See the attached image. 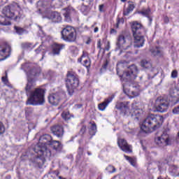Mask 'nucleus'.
<instances>
[{
    "instance_id": "ddd939ff",
    "label": "nucleus",
    "mask_w": 179,
    "mask_h": 179,
    "mask_svg": "<svg viewBox=\"0 0 179 179\" xmlns=\"http://www.w3.org/2000/svg\"><path fill=\"white\" fill-rule=\"evenodd\" d=\"M52 137L50 134H45L40 137L39 143L36 144V146H40V148H45L46 150L47 145H50L52 143Z\"/></svg>"
},
{
    "instance_id": "680f3d73",
    "label": "nucleus",
    "mask_w": 179,
    "mask_h": 179,
    "mask_svg": "<svg viewBox=\"0 0 179 179\" xmlns=\"http://www.w3.org/2000/svg\"><path fill=\"white\" fill-rule=\"evenodd\" d=\"M118 26H120V20H117V22L116 24V27L118 28Z\"/></svg>"
},
{
    "instance_id": "6ab92c4d",
    "label": "nucleus",
    "mask_w": 179,
    "mask_h": 179,
    "mask_svg": "<svg viewBox=\"0 0 179 179\" xmlns=\"http://www.w3.org/2000/svg\"><path fill=\"white\" fill-rule=\"evenodd\" d=\"M117 145L119 148H120V149L123 150V152H132V150H131V146L128 145V143H127V141H125L124 138H119L117 140Z\"/></svg>"
},
{
    "instance_id": "ea45409f",
    "label": "nucleus",
    "mask_w": 179,
    "mask_h": 179,
    "mask_svg": "<svg viewBox=\"0 0 179 179\" xmlns=\"http://www.w3.org/2000/svg\"><path fill=\"white\" fill-rule=\"evenodd\" d=\"M1 80L3 83L5 85L8 84V72H5V75L1 78Z\"/></svg>"
},
{
    "instance_id": "aec40b11",
    "label": "nucleus",
    "mask_w": 179,
    "mask_h": 179,
    "mask_svg": "<svg viewBox=\"0 0 179 179\" xmlns=\"http://www.w3.org/2000/svg\"><path fill=\"white\" fill-rule=\"evenodd\" d=\"M51 131L57 138H62L64 136V127L61 125H55L51 127Z\"/></svg>"
},
{
    "instance_id": "4be33fe9",
    "label": "nucleus",
    "mask_w": 179,
    "mask_h": 179,
    "mask_svg": "<svg viewBox=\"0 0 179 179\" xmlns=\"http://www.w3.org/2000/svg\"><path fill=\"white\" fill-rule=\"evenodd\" d=\"M138 13L142 15L143 16H145V17H148L150 23H152V11L150 10V8H143L141 11H138Z\"/></svg>"
},
{
    "instance_id": "3c124183",
    "label": "nucleus",
    "mask_w": 179,
    "mask_h": 179,
    "mask_svg": "<svg viewBox=\"0 0 179 179\" xmlns=\"http://www.w3.org/2000/svg\"><path fill=\"white\" fill-rule=\"evenodd\" d=\"M107 66H108V60H106L102 67L103 69H107Z\"/></svg>"
},
{
    "instance_id": "864d4df0",
    "label": "nucleus",
    "mask_w": 179,
    "mask_h": 179,
    "mask_svg": "<svg viewBox=\"0 0 179 179\" xmlns=\"http://www.w3.org/2000/svg\"><path fill=\"white\" fill-rule=\"evenodd\" d=\"M97 48H101V41H99L97 43Z\"/></svg>"
},
{
    "instance_id": "603ef678",
    "label": "nucleus",
    "mask_w": 179,
    "mask_h": 179,
    "mask_svg": "<svg viewBox=\"0 0 179 179\" xmlns=\"http://www.w3.org/2000/svg\"><path fill=\"white\" fill-rule=\"evenodd\" d=\"M129 12H131V10L127 8V10L123 12V14L124 16H128V15H129Z\"/></svg>"
},
{
    "instance_id": "4468645a",
    "label": "nucleus",
    "mask_w": 179,
    "mask_h": 179,
    "mask_svg": "<svg viewBox=\"0 0 179 179\" xmlns=\"http://www.w3.org/2000/svg\"><path fill=\"white\" fill-rule=\"evenodd\" d=\"M63 96L64 94L62 92L52 94L48 96V101L52 106H58L61 103Z\"/></svg>"
},
{
    "instance_id": "13d9d810",
    "label": "nucleus",
    "mask_w": 179,
    "mask_h": 179,
    "mask_svg": "<svg viewBox=\"0 0 179 179\" xmlns=\"http://www.w3.org/2000/svg\"><path fill=\"white\" fill-rule=\"evenodd\" d=\"M97 31H99V27H95L94 29V33H97Z\"/></svg>"
},
{
    "instance_id": "473e14b6",
    "label": "nucleus",
    "mask_w": 179,
    "mask_h": 179,
    "mask_svg": "<svg viewBox=\"0 0 179 179\" xmlns=\"http://www.w3.org/2000/svg\"><path fill=\"white\" fill-rule=\"evenodd\" d=\"M106 170L110 174H113V173H115V171H117V169H115V167H114V166H113V165H108L106 168Z\"/></svg>"
},
{
    "instance_id": "0eeeda50",
    "label": "nucleus",
    "mask_w": 179,
    "mask_h": 179,
    "mask_svg": "<svg viewBox=\"0 0 179 179\" xmlns=\"http://www.w3.org/2000/svg\"><path fill=\"white\" fill-rule=\"evenodd\" d=\"M66 86L67 88V92L70 96L73 94V90L76 89L79 86V77L78 75L68 72L67 79L66 80Z\"/></svg>"
},
{
    "instance_id": "2f4dec72",
    "label": "nucleus",
    "mask_w": 179,
    "mask_h": 179,
    "mask_svg": "<svg viewBox=\"0 0 179 179\" xmlns=\"http://www.w3.org/2000/svg\"><path fill=\"white\" fill-rule=\"evenodd\" d=\"M171 170L172 173H174L175 176L178 177V176H179V167L178 166H177L176 165H173L171 167Z\"/></svg>"
},
{
    "instance_id": "c9c22d12",
    "label": "nucleus",
    "mask_w": 179,
    "mask_h": 179,
    "mask_svg": "<svg viewBox=\"0 0 179 179\" xmlns=\"http://www.w3.org/2000/svg\"><path fill=\"white\" fill-rule=\"evenodd\" d=\"M80 10L83 12V15H87V13H89V7L83 4Z\"/></svg>"
},
{
    "instance_id": "f257e3e1",
    "label": "nucleus",
    "mask_w": 179,
    "mask_h": 179,
    "mask_svg": "<svg viewBox=\"0 0 179 179\" xmlns=\"http://www.w3.org/2000/svg\"><path fill=\"white\" fill-rule=\"evenodd\" d=\"M138 76V67L132 64L128 68V70L122 74V78L125 84H123V92L130 99L138 97L141 92L143 90L138 83H135V79Z\"/></svg>"
},
{
    "instance_id": "f8f14e48",
    "label": "nucleus",
    "mask_w": 179,
    "mask_h": 179,
    "mask_svg": "<svg viewBox=\"0 0 179 179\" xmlns=\"http://www.w3.org/2000/svg\"><path fill=\"white\" fill-rule=\"evenodd\" d=\"M12 49L10 45L6 43L0 44V61H3L10 56Z\"/></svg>"
},
{
    "instance_id": "b1692460",
    "label": "nucleus",
    "mask_w": 179,
    "mask_h": 179,
    "mask_svg": "<svg viewBox=\"0 0 179 179\" xmlns=\"http://www.w3.org/2000/svg\"><path fill=\"white\" fill-rule=\"evenodd\" d=\"M111 101H113V97H108V99H105L103 102L98 105L99 110H100V111H104Z\"/></svg>"
},
{
    "instance_id": "72a5a7b5",
    "label": "nucleus",
    "mask_w": 179,
    "mask_h": 179,
    "mask_svg": "<svg viewBox=\"0 0 179 179\" xmlns=\"http://www.w3.org/2000/svg\"><path fill=\"white\" fill-rule=\"evenodd\" d=\"M14 29L17 34L22 36L24 33V29L20 27L15 26Z\"/></svg>"
},
{
    "instance_id": "6e6552de",
    "label": "nucleus",
    "mask_w": 179,
    "mask_h": 179,
    "mask_svg": "<svg viewBox=\"0 0 179 179\" xmlns=\"http://www.w3.org/2000/svg\"><path fill=\"white\" fill-rule=\"evenodd\" d=\"M62 38L68 43L76 41V29L73 27L66 26L62 30Z\"/></svg>"
},
{
    "instance_id": "8fccbe9b",
    "label": "nucleus",
    "mask_w": 179,
    "mask_h": 179,
    "mask_svg": "<svg viewBox=\"0 0 179 179\" xmlns=\"http://www.w3.org/2000/svg\"><path fill=\"white\" fill-rule=\"evenodd\" d=\"M80 134H82V135H83V134H85V132H86V126H83L80 129Z\"/></svg>"
},
{
    "instance_id": "7c9ffc66",
    "label": "nucleus",
    "mask_w": 179,
    "mask_h": 179,
    "mask_svg": "<svg viewBox=\"0 0 179 179\" xmlns=\"http://www.w3.org/2000/svg\"><path fill=\"white\" fill-rule=\"evenodd\" d=\"M124 157H125L126 160H128V162H129V163L131 164V166H133L134 167H135V166H136V159H135L134 158H132L131 157H128L127 155H124Z\"/></svg>"
},
{
    "instance_id": "338daca9",
    "label": "nucleus",
    "mask_w": 179,
    "mask_h": 179,
    "mask_svg": "<svg viewBox=\"0 0 179 179\" xmlns=\"http://www.w3.org/2000/svg\"><path fill=\"white\" fill-rule=\"evenodd\" d=\"M59 179H65V178H62V177L59 176Z\"/></svg>"
},
{
    "instance_id": "e433bc0d",
    "label": "nucleus",
    "mask_w": 179,
    "mask_h": 179,
    "mask_svg": "<svg viewBox=\"0 0 179 179\" xmlns=\"http://www.w3.org/2000/svg\"><path fill=\"white\" fill-rule=\"evenodd\" d=\"M83 65H84V66H86V68H90V59H89V57L83 59Z\"/></svg>"
},
{
    "instance_id": "774afa93",
    "label": "nucleus",
    "mask_w": 179,
    "mask_h": 179,
    "mask_svg": "<svg viewBox=\"0 0 179 179\" xmlns=\"http://www.w3.org/2000/svg\"><path fill=\"white\" fill-rule=\"evenodd\" d=\"M39 10H41V8H39Z\"/></svg>"
},
{
    "instance_id": "bf43d9fd",
    "label": "nucleus",
    "mask_w": 179,
    "mask_h": 179,
    "mask_svg": "<svg viewBox=\"0 0 179 179\" xmlns=\"http://www.w3.org/2000/svg\"><path fill=\"white\" fill-rule=\"evenodd\" d=\"M164 22H165V23H169V17H166L164 18Z\"/></svg>"
},
{
    "instance_id": "a19ab883",
    "label": "nucleus",
    "mask_w": 179,
    "mask_h": 179,
    "mask_svg": "<svg viewBox=\"0 0 179 179\" xmlns=\"http://www.w3.org/2000/svg\"><path fill=\"white\" fill-rule=\"evenodd\" d=\"M86 58H89V56L87 55V52H83L81 56V58L78 59V62H82V59H86Z\"/></svg>"
},
{
    "instance_id": "de8ad7c7",
    "label": "nucleus",
    "mask_w": 179,
    "mask_h": 179,
    "mask_svg": "<svg viewBox=\"0 0 179 179\" xmlns=\"http://www.w3.org/2000/svg\"><path fill=\"white\" fill-rule=\"evenodd\" d=\"M53 75H54V73H52V71L48 72L46 74L47 79H51V78H52Z\"/></svg>"
},
{
    "instance_id": "cd10ccee",
    "label": "nucleus",
    "mask_w": 179,
    "mask_h": 179,
    "mask_svg": "<svg viewBox=\"0 0 179 179\" xmlns=\"http://www.w3.org/2000/svg\"><path fill=\"white\" fill-rule=\"evenodd\" d=\"M141 65L143 68H145V69L152 68V63L146 59H143L141 62Z\"/></svg>"
},
{
    "instance_id": "5701e85b",
    "label": "nucleus",
    "mask_w": 179,
    "mask_h": 179,
    "mask_svg": "<svg viewBox=\"0 0 179 179\" xmlns=\"http://www.w3.org/2000/svg\"><path fill=\"white\" fill-rule=\"evenodd\" d=\"M65 47L64 45H59L57 43H54L52 45V55H59V52L61 50H62Z\"/></svg>"
},
{
    "instance_id": "09e8293b",
    "label": "nucleus",
    "mask_w": 179,
    "mask_h": 179,
    "mask_svg": "<svg viewBox=\"0 0 179 179\" xmlns=\"http://www.w3.org/2000/svg\"><path fill=\"white\" fill-rule=\"evenodd\" d=\"M173 114H179V106L175 107L173 109Z\"/></svg>"
},
{
    "instance_id": "f704fd0d",
    "label": "nucleus",
    "mask_w": 179,
    "mask_h": 179,
    "mask_svg": "<svg viewBox=\"0 0 179 179\" xmlns=\"http://www.w3.org/2000/svg\"><path fill=\"white\" fill-rule=\"evenodd\" d=\"M62 117L63 120H65V121H69V120H71V114H69V112H63L62 113Z\"/></svg>"
},
{
    "instance_id": "a211bd4d",
    "label": "nucleus",
    "mask_w": 179,
    "mask_h": 179,
    "mask_svg": "<svg viewBox=\"0 0 179 179\" xmlns=\"http://www.w3.org/2000/svg\"><path fill=\"white\" fill-rule=\"evenodd\" d=\"M63 10L64 11L63 15L65 19H66L68 21L71 20V17H72V16H75V15H76V10H75V8H73L72 6L65 8L63 9Z\"/></svg>"
},
{
    "instance_id": "a878e982",
    "label": "nucleus",
    "mask_w": 179,
    "mask_h": 179,
    "mask_svg": "<svg viewBox=\"0 0 179 179\" xmlns=\"http://www.w3.org/2000/svg\"><path fill=\"white\" fill-rule=\"evenodd\" d=\"M8 19L9 18L0 15V24H1V26H10V21H9Z\"/></svg>"
},
{
    "instance_id": "c03bdc74",
    "label": "nucleus",
    "mask_w": 179,
    "mask_h": 179,
    "mask_svg": "<svg viewBox=\"0 0 179 179\" xmlns=\"http://www.w3.org/2000/svg\"><path fill=\"white\" fill-rule=\"evenodd\" d=\"M47 5V1H38L37 2V6H42L44 7V6Z\"/></svg>"
},
{
    "instance_id": "69168bd1",
    "label": "nucleus",
    "mask_w": 179,
    "mask_h": 179,
    "mask_svg": "<svg viewBox=\"0 0 179 179\" xmlns=\"http://www.w3.org/2000/svg\"><path fill=\"white\" fill-rule=\"evenodd\" d=\"M87 155H88L89 156H90V155H92V153H90V152H87Z\"/></svg>"
},
{
    "instance_id": "412c9836",
    "label": "nucleus",
    "mask_w": 179,
    "mask_h": 179,
    "mask_svg": "<svg viewBox=\"0 0 179 179\" xmlns=\"http://www.w3.org/2000/svg\"><path fill=\"white\" fill-rule=\"evenodd\" d=\"M134 38V47L139 48L140 47H143L145 44V38L142 34H134L133 35Z\"/></svg>"
},
{
    "instance_id": "1a4fd4ad",
    "label": "nucleus",
    "mask_w": 179,
    "mask_h": 179,
    "mask_svg": "<svg viewBox=\"0 0 179 179\" xmlns=\"http://www.w3.org/2000/svg\"><path fill=\"white\" fill-rule=\"evenodd\" d=\"M21 69H23L24 72H26L28 78H31V76H40L41 74V69L40 67L34 66V65L30 63L22 64Z\"/></svg>"
},
{
    "instance_id": "5fc2aeb1",
    "label": "nucleus",
    "mask_w": 179,
    "mask_h": 179,
    "mask_svg": "<svg viewBox=\"0 0 179 179\" xmlns=\"http://www.w3.org/2000/svg\"><path fill=\"white\" fill-rule=\"evenodd\" d=\"M104 8V4H101L99 6L100 12H103V9Z\"/></svg>"
},
{
    "instance_id": "dca6fc26",
    "label": "nucleus",
    "mask_w": 179,
    "mask_h": 179,
    "mask_svg": "<svg viewBox=\"0 0 179 179\" xmlns=\"http://www.w3.org/2000/svg\"><path fill=\"white\" fill-rule=\"evenodd\" d=\"M48 19L52 20L55 23H59L61 20H62V17H61V14L58 12H51V13H46V16Z\"/></svg>"
},
{
    "instance_id": "393cba45",
    "label": "nucleus",
    "mask_w": 179,
    "mask_h": 179,
    "mask_svg": "<svg viewBox=\"0 0 179 179\" xmlns=\"http://www.w3.org/2000/svg\"><path fill=\"white\" fill-rule=\"evenodd\" d=\"M50 145L52 146L55 150H57L58 152H59L62 149V144H61V143H59V141H58L53 140Z\"/></svg>"
},
{
    "instance_id": "c756f323",
    "label": "nucleus",
    "mask_w": 179,
    "mask_h": 179,
    "mask_svg": "<svg viewBox=\"0 0 179 179\" xmlns=\"http://www.w3.org/2000/svg\"><path fill=\"white\" fill-rule=\"evenodd\" d=\"M150 51H151L152 55H153L154 57L161 55L162 54V50H160V48H159L151 49Z\"/></svg>"
},
{
    "instance_id": "79ce46f5",
    "label": "nucleus",
    "mask_w": 179,
    "mask_h": 179,
    "mask_svg": "<svg viewBox=\"0 0 179 179\" xmlns=\"http://www.w3.org/2000/svg\"><path fill=\"white\" fill-rule=\"evenodd\" d=\"M128 3H129V7L127 8V9H129L131 12H132V10H134V9L135 8V5L132 1H128Z\"/></svg>"
},
{
    "instance_id": "423d86ee",
    "label": "nucleus",
    "mask_w": 179,
    "mask_h": 179,
    "mask_svg": "<svg viewBox=\"0 0 179 179\" xmlns=\"http://www.w3.org/2000/svg\"><path fill=\"white\" fill-rule=\"evenodd\" d=\"M163 121H164V117L162 115H149L143 122L141 129L145 134L153 132V131L160 128Z\"/></svg>"
},
{
    "instance_id": "f03ea898",
    "label": "nucleus",
    "mask_w": 179,
    "mask_h": 179,
    "mask_svg": "<svg viewBox=\"0 0 179 179\" xmlns=\"http://www.w3.org/2000/svg\"><path fill=\"white\" fill-rule=\"evenodd\" d=\"M35 87L36 80L28 78L24 87L25 93L28 96L26 101L27 106H43L45 103V90L43 88Z\"/></svg>"
},
{
    "instance_id": "58836bf2",
    "label": "nucleus",
    "mask_w": 179,
    "mask_h": 179,
    "mask_svg": "<svg viewBox=\"0 0 179 179\" xmlns=\"http://www.w3.org/2000/svg\"><path fill=\"white\" fill-rule=\"evenodd\" d=\"M5 125H3L2 122H0V135H3V134H5Z\"/></svg>"
},
{
    "instance_id": "9d476101",
    "label": "nucleus",
    "mask_w": 179,
    "mask_h": 179,
    "mask_svg": "<svg viewBox=\"0 0 179 179\" xmlns=\"http://www.w3.org/2000/svg\"><path fill=\"white\" fill-rule=\"evenodd\" d=\"M131 45L132 43L123 34H120L117 36L116 41V47L119 50L127 51V50H129V48H131Z\"/></svg>"
},
{
    "instance_id": "4d7b16f0",
    "label": "nucleus",
    "mask_w": 179,
    "mask_h": 179,
    "mask_svg": "<svg viewBox=\"0 0 179 179\" xmlns=\"http://www.w3.org/2000/svg\"><path fill=\"white\" fill-rule=\"evenodd\" d=\"M78 153H81L82 155L83 153V149L80 148L78 150Z\"/></svg>"
},
{
    "instance_id": "a18cd8bd",
    "label": "nucleus",
    "mask_w": 179,
    "mask_h": 179,
    "mask_svg": "<svg viewBox=\"0 0 179 179\" xmlns=\"http://www.w3.org/2000/svg\"><path fill=\"white\" fill-rule=\"evenodd\" d=\"M177 76H178V72H177V70H173L171 73V78L176 79Z\"/></svg>"
},
{
    "instance_id": "49530a36",
    "label": "nucleus",
    "mask_w": 179,
    "mask_h": 179,
    "mask_svg": "<svg viewBox=\"0 0 179 179\" xmlns=\"http://www.w3.org/2000/svg\"><path fill=\"white\" fill-rule=\"evenodd\" d=\"M25 113H26V114H28V115L29 114H31L33 113V108H27L25 109Z\"/></svg>"
},
{
    "instance_id": "c85d7f7f",
    "label": "nucleus",
    "mask_w": 179,
    "mask_h": 179,
    "mask_svg": "<svg viewBox=\"0 0 179 179\" xmlns=\"http://www.w3.org/2000/svg\"><path fill=\"white\" fill-rule=\"evenodd\" d=\"M36 54H41L42 59L44 58V55H45V49H44V46L41 45L38 49L35 50Z\"/></svg>"
},
{
    "instance_id": "20e7f679",
    "label": "nucleus",
    "mask_w": 179,
    "mask_h": 179,
    "mask_svg": "<svg viewBox=\"0 0 179 179\" xmlns=\"http://www.w3.org/2000/svg\"><path fill=\"white\" fill-rule=\"evenodd\" d=\"M129 102H118L115 105L117 110H121L124 115H131L134 120H139V117L143 114V105L141 103L131 104V110L129 111Z\"/></svg>"
},
{
    "instance_id": "bb28decb",
    "label": "nucleus",
    "mask_w": 179,
    "mask_h": 179,
    "mask_svg": "<svg viewBox=\"0 0 179 179\" xmlns=\"http://www.w3.org/2000/svg\"><path fill=\"white\" fill-rule=\"evenodd\" d=\"M96 132H97V126H96V123H93L90 127L89 133L91 136H94V135H96Z\"/></svg>"
},
{
    "instance_id": "37998d69",
    "label": "nucleus",
    "mask_w": 179,
    "mask_h": 179,
    "mask_svg": "<svg viewBox=\"0 0 179 179\" xmlns=\"http://www.w3.org/2000/svg\"><path fill=\"white\" fill-rule=\"evenodd\" d=\"M122 67H124V62H119L117 64V73L120 72V68H122Z\"/></svg>"
},
{
    "instance_id": "f3484780",
    "label": "nucleus",
    "mask_w": 179,
    "mask_h": 179,
    "mask_svg": "<svg viewBox=\"0 0 179 179\" xmlns=\"http://www.w3.org/2000/svg\"><path fill=\"white\" fill-rule=\"evenodd\" d=\"M131 30L133 35L142 34V33L145 31V29H143L142 24L138 22H134L132 23Z\"/></svg>"
},
{
    "instance_id": "2eb2a0df",
    "label": "nucleus",
    "mask_w": 179,
    "mask_h": 179,
    "mask_svg": "<svg viewBox=\"0 0 179 179\" xmlns=\"http://www.w3.org/2000/svg\"><path fill=\"white\" fill-rule=\"evenodd\" d=\"M15 6L13 5L6 6L3 8V15L8 19H12L15 16Z\"/></svg>"
},
{
    "instance_id": "6e6d98bb",
    "label": "nucleus",
    "mask_w": 179,
    "mask_h": 179,
    "mask_svg": "<svg viewBox=\"0 0 179 179\" xmlns=\"http://www.w3.org/2000/svg\"><path fill=\"white\" fill-rule=\"evenodd\" d=\"M19 19H20V15H16L14 17V20H15L16 22H17V20H19Z\"/></svg>"
},
{
    "instance_id": "e2e57ef3",
    "label": "nucleus",
    "mask_w": 179,
    "mask_h": 179,
    "mask_svg": "<svg viewBox=\"0 0 179 179\" xmlns=\"http://www.w3.org/2000/svg\"><path fill=\"white\" fill-rule=\"evenodd\" d=\"M14 5H15V6H17V8H19V5H17V3H14Z\"/></svg>"
},
{
    "instance_id": "4c0bfd02",
    "label": "nucleus",
    "mask_w": 179,
    "mask_h": 179,
    "mask_svg": "<svg viewBox=\"0 0 179 179\" xmlns=\"http://www.w3.org/2000/svg\"><path fill=\"white\" fill-rule=\"evenodd\" d=\"M21 47L22 48H23V50H27L28 48H30L31 47V44H30L29 43H22L21 44Z\"/></svg>"
},
{
    "instance_id": "0e129e2a",
    "label": "nucleus",
    "mask_w": 179,
    "mask_h": 179,
    "mask_svg": "<svg viewBox=\"0 0 179 179\" xmlns=\"http://www.w3.org/2000/svg\"><path fill=\"white\" fill-rule=\"evenodd\" d=\"M78 108H80L82 107V105H77Z\"/></svg>"
},
{
    "instance_id": "39448f33",
    "label": "nucleus",
    "mask_w": 179,
    "mask_h": 179,
    "mask_svg": "<svg viewBox=\"0 0 179 179\" xmlns=\"http://www.w3.org/2000/svg\"><path fill=\"white\" fill-rule=\"evenodd\" d=\"M31 150L36 153V155H32L29 159L30 164L34 167H41L44 164L45 159L51 156V151L46 150L45 147L35 145Z\"/></svg>"
},
{
    "instance_id": "052dcab7",
    "label": "nucleus",
    "mask_w": 179,
    "mask_h": 179,
    "mask_svg": "<svg viewBox=\"0 0 179 179\" xmlns=\"http://www.w3.org/2000/svg\"><path fill=\"white\" fill-rule=\"evenodd\" d=\"M110 33H111L112 34H114V33H116L115 29H112L110 30Z\"/></svg>"
},
{
    "instance_id": "7ed1b4c3",
    "label": "nucleus",
    "mask_w": 179,
    "mask_h": 179,
    "mask_svg": "<svg viewBox=\"0 0 179 179\" xmlns=\"http://www.w3.org/2000/svg\"><path fill=\"white\" fill-rule=\"evenodd\" d=\"M170 96L169 99L167 97H158L155 101V108L157 111L159 113H164V111H167V108H169V106H173V104H177L179 101V89L178 87H175L171 89L169 92Z\"/></svg>"
},
{
    "instance_id": "9b49d317",
    "label": "nucleus",
    "mask_w": 179,
    "mask_h": 179,
    "mask_svg": "<svg viewBox=\"0 0 179 179\" xmlns=\"http://www.w3.org/2000/svg\"><path fill=\"white\" fill-rule=\"evenodd\" d=\"M155 142L160 148H165V146H169V145H171V142L170 141L169 130L164 131L161 136L156 138Z\"/></svg>"
}]
</instances>
